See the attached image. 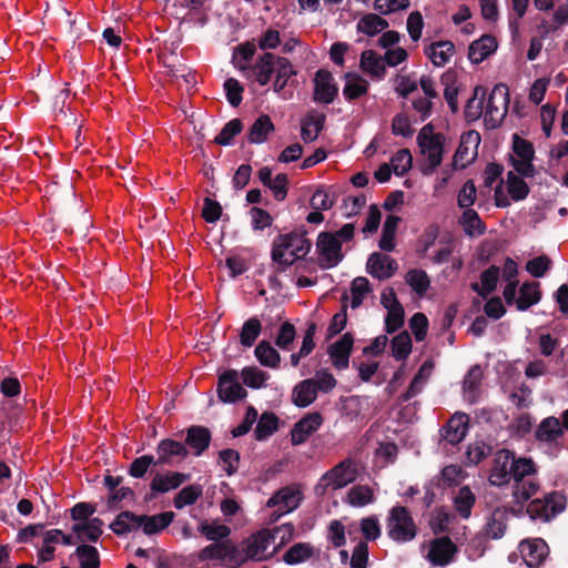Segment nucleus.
Listing matches in <instances>:
<instances>
[{
  "instance_id": "nucleus-1",
  "label": "nucleus",
  "mask_w": 568,
  "mask_h": 568,
  "mask_svg": "<svg viewBox=\"0 0 568 568\" xmlns=\"http://www.w3.org/2000/svg\"><path fill=\"white\" fill-rule=\"evenodd\" d=\"M307 231H292L277 235L272 243V261L277 265V272H284L293 263L308 254L312 242L306 237Z\"/></svg>"
},
{
  "instance_id": "nucleus-2",
  "label": "nucleus",
  "mask_w": 568,
  "mask_h": 568,
  "mask_svg": "<svg viewBox=\"0 0 568 568\" xmlns=\"http://www.w3.org/2000/svg\"><path fill=\"white\" fill-rule=\"evenodd\" d=\"M386 528L388 537L398 544L410 541L417 535L415 521L404 506H395L389 510Z\"/></svg>"
},
{
  "instance_id": "nucleus-3",
  "label": "nucleus",
  "mask_w": 568,
  "mask_h": 568,
  "mask_svg": "<svg viewBox=\"0 0 568 568\" xmlns=\"http://www.w3.org/2000/svg\"><path fill=\"white\" fill-rule=\"evenodd\" d=\"M356 469L349 459L338 463L327 470L316 484L314 491L317 496H324L327 488L341 489L356 479Z\"/></svg>"
},
{
  "instance_id": "nucleus-4",
  "label": "nucleus",
  "mask_w": 568,
  "mask_h": 568,
  "mask_svg": "<svg viewBox=\"0 0 568 568\" xmlns=\"http://www.w3.org/2000/svg\"><path fill=\"white\" fill-rule=\"evenodd\" d=\"M509 89L505 83H497L486 103L485 124L487 128L496 129L501 125L509 106Z\"/></svg>"
},
{
  "instance_id": "nucleus-5",
  "label": "nucleus",
  "mask_w": 568,
  "mask_h": 568,
  "mask_svg": "<svg viewBox=\"0 0 568 568\" xmlns=\"http://www.w3.org/2000/svg\"><path fill=\"white\" fill-rule=\"evenodd\" d=\"M316 251L320 255L317 264L321 270L333 268L344 258L342 242L331 232H321L318 234Z\"/></svg>"
},
{
  "instance_id": "nucleus-6",
  "label": "nucleus",
  "mask_w": 568,
  "mask_h": 568,
  "mask_svg": "<svg viewBox=\"0 0 568 568\" xmlns=\"http://www.w3.org/2000/svg\"><path fill=\"white\" fill-rule=\"evenodd\" d=\"M566 497L558 491H552L544 499H534L527 507L529 517L534 520L549 521L565 509Z\"/></svg>"
},
{
  "instance_id": "nucleus-7",
  "label": "nucleus",
  "mask_w": 568,
  "mask_h": 568,
  "mask_svg": "<svg viewBox=\"0 0 568 568\" xmlns=\"http://www.w3.org/2000/svg\"><path fill=\"white\" fill-rule=\"evenodd\" d=\"M200 561L209 560H227L230 564L235 566L243 565L242 554L239 547L231 540L212 542L201 549L197 554Z\"/></svg>"
},
{
  "instance_id": "nucleus-8",
  "label": "nucleus",
  "mask_w": 568,
  "mask_h": 568,
  "mask_svg": "<svg viewBox=\"0 0 568 568\" xmlns=\"http://www.w3.org/2000/svg\"><path fill=\"white\" fill-rule=\"evenodd\" d=\"M217 397L222 403L233 404L247 396L246 389L240 383V374L236 369H226L219 376Z\"/></svg>"
},
{
  "instance_id": "nucleus-9",
  "label": "nucleus",
  "mask_w": 568,
  "mask_h": 568,
  "mask_svg": "<svg viewBox=\"0 0 568 568\" xmlns=\"http://www.w3.org/2000/svg\"><path fill=\"white\" fill-rule=\"evenodd\" d=\"M273 539L274 536L266 529H262L245 538L241 544L242 549L240 550L242 554L243 564L247 560H265L266 556L264 552Z\"/></svg>"
},
{
  "instance_id": "nucleus-10",
  "label": "nucleus",
  "mask_w": 568,
  "mask_h": 568,
  "mask_svg": "<svg viewBox=\"0 0 568 568\" xmlns=\"http://www.w3.org/2000/svg\"><path fill=\"white\" fill-rule=\"evenodd\" d=\"M444 141L445 135L437 133L436 136H432L429 140L422 141V144H418L422 154L427 159V164L420 168L424 175H432L440 165L443 161Z\"/></svg>"
},
{
  "instance_id": "nucleus-11",
  "label": "nucleus",
  "mask_w": 568,
  "mask_h": 568,
  "mask_svg": "<svg viewBox=\"0 0 568 568\" xmlns=\"http://www.w3.org/2000/svg\"><path fill=\"white\" fill-rule=\"evenodd\" d=\"M337 94L338 87L334 81L333 74L326 69L317 70L314 78V101L329 104Z\"/></svg>"
},
{
  "instance_id": "nucleus-12",
  "label": "nucleus",
  "mask_w": 568,
  "mask_h": 568,
  "mask_svg": "<svg viewBox=\"0 0 568 568\" xmlns=\"http://www.w3.org/2000/svg\"><path fill=\"white\" fill-rule=\"evenodd\" d=\"M324 418L321 413L313 412L303 416L291 430V443L294 446L304 444L322 426Z\"/></svg>"
},
{
  "instance_id": "nucleus-13",
  "label": "nucleus",
  "mask_w": 568,
  "mask_h": 568,
  "mask_svg": "<svg viewBox=\"0 0 568 568\" xmlns=\"http://www.w3.org/2000/svg\"><path fill=\"white\" fill-rule=\"evenodd\" d=\"M513 452L508 449H499L493 460V467L489 473V483L494 486H504L511 479Z\"/></svg>"
},
{
  "instance_id": "nucleus-14",
  "label": "nucleus",
  "mask_w": 568,
  "mask_h": 568,
  "mask_svg": "<svg viewBox=\"0 0 568 568\" xmlns=\"http://www.w3.org/2000/svg\"><path fill=\"white\" fill-rule=\"evenodd\" d=\"M189 474L179 471H169L166 474H156L150 483L151 493L146 495L145 500L150 501L155 498L158 494H164L172 489L179 488L182 484L187 481Z\"/></svg>"
},
{
  "instance_id": "nucleus-15",
  "label": "nucleus",
  "mask_w": 568,
  "mask_h": 568,
  "mask_svg": "<svg viewBox=\"0 0 568 568\" xmlns=\"http://www.w3.org/2000/svg\"><path fill=\"white\" fill-rule=\"evenodd\" d=\"M519 551L529 568H539L549 554V547L542 538L526 539L519 544Z\"/></svg>"
},
{
  "instance_id": "nucleus-16",
  "label": "nucleus",
  "mask_w": 568,
  "mask_h": 568,
  "mask_svg": "<svg viewBox=\"0 0 568 568\" xmlns=\"http://www.w3.org/2000/svg\"><path fill=\"white\" fill-rule=\"evenodd\" d=\"M280 57L271 52L260 55L252 67H241L243 71H247V77L253 75L260 85L264 87L270 81L275 71L277 59Z\"/></svg>"
},
{
  "instance_id": "nucleus-17",
  "label": "nucleus",
  "mask_w": 568,
  "mask_h": 568,
  "mask_svg": "<svg viewBox=\"0 0 568 568\" xmlns=\"http://www.w3.org/2000/svg\"><path fill=\"white\" fill-rule=\"evenodd\" d=\"M366 268L373 277L387 280L395 274L398 268V264L392 256L374 252L367 260Z\"/></svg>"
},
{
  "instance_id": "nucleus-18",
  "label": "nucleus",
  "mask_w": 568,
  "mask_h": 568,
  "mask_svg": "<svg viewBox=\"0 0 568 568\" xmlns=\"http://www.w3.org/2000/svg\"><path fill=\"white\" fill-rule=\"evenodd\" d=\"M456 552L457 546L446 536L432 541L427 558L434 566L444 567L453 560Z\"/></svg>"
},
{
  "instance_id": "nucleus-19",
  "label": "nucleus",
  "mask_w": 568,
  "mask_h": 568,
  "mask_svg": "<svg viewBox=\"0 0 568 568\" xmlns=\"http://www.w3.org/2000/svg\"><path fill=\"white\" fill-rule=\"evenodd\" d=\"M353 345L354 336L349 332L345 333L338 341L329 345L327 353L336 369L343 371L348 367Z\"/></svg>"
},
{
  "instance_id": "nucleus-20",
  "label": "nucleus",
  "mask_w": 568,
  "mask_h": 568,
  "mask_svg": "<svg viewBox=\"0 0 568 568\" xmlns=\"http://www.w3.org/2000/svg\"><path fill=\"white\" fill-rule=\"evenodd\" d=\"M468 423L469 418L467 414H454L440 430L442 438L452 445L459 444L467 434Z\"/></svg>"
},
{
  "instance_id": "nucleus-21",
  "label": "nucleus",
  "mask_w": 568,
  "mask_h": 568,
  "mask_svg": "<svg viewBox=\"0 0 568 568\" xmlns=\"http://www.w3.org/2000/svg\"><path fill=\"white\" fill-rule=\"evenodd\" d=\"M212 439L207 427L193 425L186 429L185 447L192 450L196 457L201 456L210 446Z\"/></svg>"
},
{
  "instance_id": "nucleus-22",
  "label": "nucleus",
  "mask_w": 568,
  "mask_h": 568,
  "mask_svg": "<svg viewBox=\"0 0 568 568\" xmlns=\"http://www.w3.org/2000/svg\"><path fill=\"white\" fill-rule=\"evenodd\" d=\"M300 491L292 487H284L276 491L266 503L270 508L277 507L280 515L296 509L301 501Z\"/></svg>"
},
{
  "instance_id": "nucleus-23",
  "label": "nucleus",
  "mask_w": 568,
  "mask_h": 568,
  "mask_svg": "<svg viewBox=\"0 0 568 568\" xmlns=\"http://www.w3.org/2000/svg\"><path fill=\"white\" fill-rule=\"evenodd\" d=\"M386 62L384 57L377 54L374 50H364L359 59L361 70L373 79L382 80L386 74Z\"/></svg>"
},
{
  "instance_id": "nucleus-24",
  "label": "nucleus",
  "mask_w": 568,
  "mask_h": 568,
  "mask_svg": "<svg viewBox=\"0 0 568 568\" xmlns=\"http://www.w3.org/2000/svg\"><path fill=\"white\" fill-rule=\"evenodd\" d=\"M496 38L490 34H484L480 39L473 41L468 47V59L474 64L481 63L497 50Z\"/></svg>"
},
{
  "instance_id": "nucleus-25",
  "label": "nucleus",
  "mask_w": 568,
  "mask_h": 568,
  "mask_svg": "<svg viewBox=\"0 0 568 568\" xmlns=\"http://www.w3.org/2000/svg\"><path fill=\"white\" fill-rule=\"evenodd\" d=\"M175 514L173 511H164L161 514L148 516L139 515V528H142L145 535H155L170 526L173 521Z\"/></svg>"
},
{
  "instance_id": "nucleus-26",
  "label": "nucleus",
  "mask_w": 568,
  "mask_h": 568,
  "mask_svg": "<svg viewBox=\"0 0 568 568\" xmlns=\"http://www.w3.org/2000/svg\"><path fill=\"white\" fill-rule=\"evenodd\" d=\"M275 80L273 83V90L276 93L282 92L286 85L295 87L297 81L292 79L297 75V71L287 58L280 57L275 68Z\"/></svg>"
},
{
  "instance_id": "nucleus-27",
  "label": "nucleus",
  "mask_w": 568,
  "mask_h": 568,
  "mask_svg": "<svg viewBox=\"0 0 568 568\" xmlns=\"http://www.w3.org/2000/svg\"><path fill=\"white\" fill-rule=\"evenodd\" d=\"M326 116L316 111L308 112L301 122V138L305 143L315 141L324 129Z\"/></svg>"
},
{
  "instance_id": "nucleus-28",
  "label": "nucleus",
  "mask_w": 568,
  "mask_h": 568,
  "mask_svg": "<svg viewBox=\"0 0 568 568\" xmlns=\"http://www.w3.org/2000/svg\"><path fill=\"white\" fill-rule=\"evenodd\" d=\"M156 453V464L166 465L171 463L173 457L185 458L189 455V449L181 442L165 438L158 444Z\"/></svg>"
},
{
  "instance_id": "nucleus-29",
  "label": "nucleus",
  "mask_w": 568,
  "mask_h": 568,
  "mask_svg": "<svg viewBox=\"0 0 568 568\" xmlns=\"http://www.w3.org/2000/svg\"><path fill=\"white\" fill-rule=\"evenodd\" d=\"M541 300L540 283L536 281H527L519 287V296L517 297V310L525 312L531 306L538 304Z\"/></svg>"
},
{
  "instance_id": "nucleus-30",
  "label": "nucleus",
  "mask_w": 568,
  "mask_h": 568,
  "mask_svg": "<svg viewBox=\"0 0 568 568\" xmlns=\"http://www.w3.org/2000/svg\"><path fill=\"white\" fill-rule=\"evenodd\" d=\"M500 268L490 265L480 274V284L474 282L470 284L471 291L476 292L483 298H487L496 288L499 281Z\"/></svg>"
},
{
  "instance_id": "nucleus-31",
  "label": "nucleus",
  "mask_w": 568,
  "mask_h": 568,
  "mask_svg": "<svg viewBox=\"0 0 568 568\" xmlns=\"http://www.w3.org/2000/svg\"><path fill=\"white\" fill-rule=\"evenodd\" d=\"M345 85L343 88V95L347 101H354L368 91L369 83L355 72H346L344 74Z\"/></svg>"
},
{
  "instance_id": "nucleus-32",
  "label": "nucleus",
  "mask_w": 568,
  "mask_h": 568,
  "mask_svg": "<svg viewBox=\"0 0 568 568\" xmlns=\"http://www.w3.org/2000/svg\"><path fill=\"white\" fill-rule=\"evenodd\" d=\"M454 52L455 45L448 40L433 42L425 49V54L432 60L435 67H444L448 63Z\"/></svg>"
},
{
  "instance_id": "nucleus-33",
  "label": "nucleus",
  "mask_w": 568,
  "mask_h": 568,
  "mask_svg": "<svg viewBox=\"0 0 568 568\" xmlns=\"http://www.w3.org/2000/svg\"><path fill=\"white\" fill-rule=\"evenodd\" d=\"M275 126L267 114L260 115L247 132V141L252 144H262L267 140V135L274 132Z\"/></svg>"
},
{
  "instance_id": "nucleus-34",
  "label": "nucleus",
  "mask_w": 568,
  "mask_h": 568,
  "mask_svg": "<svg viewBox=\"0 0 568 568\" xmlns=\"http://www.w3.org/2000/svg\"><path fill=\"white\" fill-rule=\"evenodd\" d=\"M102 526V519L94 517L85 523L74 524L72 526V531L77 534V539L79 541L89 540L91 542H97L103 532Z\"/></svg>"
},
{
  "instance_id": "nucleus-35",
  "label": "nucleus",
  "mask_w": 568,
  "mask_h": 568,
  "mask_svg": "<svg viewBox=\"0 0 568 568\" xmlns=\"http://www.w3.org/2000/svg\"><path fill=\"white\" fill-rule=\"evenodd\" d=\"M562 426L559 418L549 416L538 425L535 437L539 442L551 443L562 435Z\"/></svg>"
},
{
  "instance_id": "nucleus-36",
  "label": "nucleus",
  "mask_w": 568,
  "mask_h": 568,
  "mask_svg": "<svg viewBox=\"0 0 568 568\" xmlns=\"http://www.w3.org/2000/svg\"><path fill=\"white\" fill-rule=\"evenodd\" d=\"M388 21L376 13L364 14L356 24L357 32L375 37L388 28Z\"/></svg>"
},
{
  "instance_id": "nucleus-37",
  "label": "nucleus",
  "mask_w": 568,
  "mask_h": 568,
  "mask_svg": "<svg viewBox=\"0 0 568 568\" xmlns=\"http://www.w3.org/2000/svg\"><path fill=\"white\" fill-rule=\"evenodd\" d=\"M139 515L124 510L121 511L110 524V529L118 536H125L131 531L138 530Z\"/></svg>"
},
{
  "instance_id": "nucleus-38",
  "label": "nucleus",
  "mask_w": 568,
  "mask_h": 568,
  "mask_svg": "<svg viewBox=\"0 0 568 568\" xmlns=\"http://www.w3.org/2000/svg\"><path fill=\"white\" fill-rule=\"evenodd\" d=\"M280 418L273 412H264L260 416L254 436L256 440L263 442L271 437L278 429Z\"/></svg>"
},
{
  "instance_id": "nucleus-39",
  "label": "nucleus",
  "mask_w": 568,
  "mask_h": 568,
  "mask_svg": "<svg viewBox=\"0 0 568 568\" xmlns=\"http://www.w3.org/2000/svg\"><path fill=\"white\" fill-rule=\"evenodd\" d=\"M317 389L312 379L300 382L293 389V403L297 407H307L317 397Z\"/></svg>"
},
{
  "instance_id": "nucleus-40",
  "label": "nucleus",
  "mask_w": 568,
  "mask_h": 568,
  "mask_svg": "<svg viewBox=\"0 0 568 568\" xmlns=\"http://www.w3.org/2000/svg\"><path fill=\"white\" fill-rule=\"evenodd\" d=\"M197 531L212 542L224 541L229 539L232 530L229 526L223 524L209 523L203 520L197 526Z\"/></svg>"
},
{
  "instance_id": "nucleus-41",
  "label": "nucleus",
  "mask_w": 568,
  "mask_h": 568,
  "mask_svg": "<svg viewBox=\"0 0 568 568\" xmlns=\"http://www.w3.org/2000/svg\"><path fill=\"white\" fill-rule=\"evenodd\" d=\"M486 95V89L481 85H476L474 94L468 99L464 114L468 122L477 121L483 115L484 99Z\"/></svg>"
},
{
  "instance_id": "nucleus-42",
  "label": "nucleus",
  "mask_w": 568,
  "mask_h": 568,
  "mask_svg": "<svg viewBox=\"0 0 568 568\" xmlns=\"http://www.w3.org/2000/svg\"><path fill=\"white\" fill-rule=\"evenodd\" d=\"M400 222V217L397 215H388L384 222L382 236L378 242L381 250L385 252H392L395 248V235Z\"/></svg>"
},
{
  "instance_id": "nucleus-43",
  "label": "nucleus",
  "mask_w": 568,
  "mask_h": 568,
  "mask_svg": "<svg viewBox=\"0 0 568 568\" xmlns=\"http://www.w3.org/2000/svg\"><path fill=\"white\" fill-rule=\"evenodd\" d=\"M254 354L262 366L271 368L280 366L281 355L268 341H261L255 347Z\"/></svg>"
},
{
  "instance_id": "nucleus-44",
  "label": "nucleus",
  "mask_w": 568,
  "mask_h": 568,
  "mask_svg": "<svg viewBox=\"0 0 568 568\" xmlns=\"http://www.w3.org/2000/svg\"><path fill=\"white\" fill-rule=\"evenodd\" d=\"M476 503V497L468 486L459 488L454 497V506L459 516L467 519L471 515V509Z\"/></svg>"
},
{
  "instance_id": "nucleus-45",
  "label": "nucleus",
  "mask_w": 568,
  "mask_h": 568,
  "mask_svg": "<svg viewBox=\"0 0 568 568\" xmlns=\"http://www.w3.org/2000/svg\"><path fill=\"white\" fill-rule=\"evenodd\" d=\"M261 321L256 316L250 317L242 325L240 332V343L244 347H252L255 344L257 337L261 335Z\"/></svg>"
},
{
  "instance_id": "nucleus-46",
  "label": "nucleus",
  "mask_w": 568,
  "mask_h": 568,
  "mask_svg": "<svg viewBox=\"0 0 568 568\" xmlns=\"http://www.w3.org/2000/svg\"><path fill=\"white\" fill-rule=\"evenodd\" d=\"M460 223L465 233L469 236L483 235L486 232L485 223L481 221L479 214L473 209L464 211Z\"/></svg>"
},
{
  "instance_id": "nucleus-47",
  "label": "nucleus",
  "mask_w": 568,
  "mask_h": 568,
  "mask_svg": "<svg viewBox=\"0 0 568 568\" xmlns=\"http://www.w3.org/2000/svg\"><path fill=\"white\" fill-rule=\"evenodd\" d=\"M392 356L396 361H405L412 352V338L407 331H403L392 338Z\"/></svg>"
},
{
  "instance_id": "nucleus-48",
  "label": "nucleus",
  "mask_w": 568,
  "mask_h": 568,
  "mask_svg": "<svg viewBox=\"0 0 568 568\" xmlns=\"http://www.w3.org/2000/svg\"><path fill=\"white\" fill-rule=\"evenodd\" d=\"M74 555L79 558L80 568H100V554L94 546L79 545Z\"/></svg>"
},
{
  "instance_id": "nucleus-49",
  "label": "nucleus",
  "mask_w": 568,
  "mask_h": 568,
  "mask_svg": "<svg viewBox=\"0 0 568 568\" xmlns=\"http://www.w3.org/2000/svg\"><path fill=\"white\" fill-rule=\"evenodd\" d=\"M507 190L514 201L525 200L530 191L524 179L514 171L507 173Z\"/></svg>"
},
{
  "instance_id": "nucleus-50",
  "label": "nucleus",
  "mask_w": 568,
  "mask_h": 568,
  "mask_svg": "<svg viewBox=\"0 0 568 568\" xmlns=\"http://www.w3.org/2000/svg\"><path fill=\"white\" fill-rule=\"evenodd\" d=\"M203 489L201 485H189L183 487L174 497L173 504L176 509L193 505L202 496Z\"/></svg>"
},
{
  "instance_id": "nucleus-51",
  "label": "nucleus",
  "mask_w": 568,
  "mask_h": 568,
  "mask_svg": "<svg viewBox=\"0 0 568 568\" xmlns=\"http://www.w3.org/2000/svg\"><path fill=\"white\" fill-rule=\"evenodd\" d=\"M243 383L250 388H261L264 383L270 378V374L260 369L256 366H246L239 373Z\"/></svg>"
},
{
  "instance_id": "nucleus-52",
  "label": "nucleus",
  "mask_w": 568,
  "mask_h": 568,
  "mask_svg": "<svg viewBox=\"0 0 568 568\" xmlns=\"http://www.w3.org/2000/svg\"><path fill=\"white\" fill-rule=\"evenodd\" d=\"M347 499L354 507H364L374 501V491L367 485H355L348 490Z\"/></svg>"
},
{
  "instance_id": "nucleus-53",
  "label": "nucleus",
  "mask_w": 568,
  "mask_h": 568,
  "mask_svg": "<svg viewBox=\"0 0 568 568\" xmlns=\"http://www.w3.org/2000/svg\"><path fill=\"white\" fill-rule=\"evenodd\" d=\"M313 556V547L306 542L294 544L284 554L283 560L287 565H296L303 562Z\"/></svg>"
},
{
  "instance_id": "nucleus-54",
  "label": "nucleus",
  "mask_w": 568,
  "mask_h": 568,
  "mask_svg": "<svg viewBox=\"0 0 568 568\" xmlns=\"http://www.w3.org/2000/svg\"><path fill=\"white\" fill-rule=\"evenodd\" d=\"M509 469L511 470V479L515 481H523L526 476L536 473L535 463L531 458H516L515 454H513V463Z\"/></svg>"
},
{
  "instance_id": "nucleus-55",
  "label": "nucleus",
  "mask_w": 568,
  "mask_h": 568,
  "mask_svg": "<svg viewBox=\"0 0 568 568\" xmlns=\"http://www.w3.org/2000/svg\"><path fill=\"white\" fill-rule=\"evenodd\" d=\"M243 130V122L241 119L235 118L229 121L214 138V143L219 145H230L235 135L240 134Z\"/></svg>"
},
{
  "instance_id": "nucleus-56",
  "label": "nucleus",
  "mask_w": 568,
  "mask_h": 568,
  "mask_svg": "<svg viewBox=\"0 0 568 568\" xmlns=\"http://www.w3.org/2000/svg\"><path fill=\"white\" fill-rule=\"evenodd\" d=\"M372 291L369 281L364 276L355 277L351 284L352 308H358L365 298V295Z\"/></svg>"
},
{
  "instance_id": "nucleus-57",
  "label": "nucleus",
  "mask_w": 568,
  "mask_h": 568,
  "mask_svg": "<svg viewBox=\"0 0 568 568\" xmlns=\"http://www.w3.org/2000/svg\"><path fill=\"white\" fill-rule=\"evenodd\" d=\"M395 307L387 310L388 313L385 317V331L387 334H393L404 325L405 312L404 307L397 298H394Z\"/></svg>"
},
{
  "instance_id": "nucleus-58",
  "label": "nucleus",
  "mask_w": 568,
  "mask_h": 568,
  "mask_svg": "<svg viewBox=\"0 0 568 568\" xmlns=\"http://www.w3.org/2000/svg\"><path fill=\"white\" fill-rule=\"evenodd\" d=\"M393 172L398 176H404L413 165V156L408 149H400L390 159Z\"/></svg>"
},
{
  "instance_id": "nucleus-59",
  "label": "nucleus",
  "mask_w": 568,
  "mask_h": 568,
  "mask_svg": "<svg viewBox=\"0 0 568 568\" xmlns=\"http://www.w3.org/2000/svg\"><path fill=\"white\" fill-rule=\"evenodd\" d=\"M406 282L418 295H424L430 285L427 273L416 268L407 272Z\"/></svg>"
},
{
  "instance_id": "nucleus-60",
  "label": "nucleus",
  "mask_w": 568,
  "mask_h": 568,
  "mask_svg": "<svg viewBox=\"0 0 568 568\" xmlns=\"http://www.w3.org/2000/svg\"><path fill=\"white\" fill-rule=\"evenodd\" d=\"M504 514L497 508L485 525V532L491 539H499L506 530Z\"/></svg>"
},
{
  "instance_id": "nucleus-61",
  "label": "nucleus",
  "mask_w": 568,
  "mask_h": 568,
  "mask_svg": "<svg viewBox=\"0 0 568 568\" xmlns=\"http://www.w3.org/2000/svg\"><path fill=\"white\" fill-rule=\"evenodd\" d=\"M538 489V486L532 480H523V481H515V485L513 487V497L514 500L523 505L526 503L532 495L536 494Z\"/></svg>"
},
{
  "instance_id": "nucleus-62",
  "label": "nucleus",
  "mask_w": 568,
  "mask_h": 568,
  "mask_svg": "<svg viewBox=\"0 0 568 568\" xmlns=\"http://www.w3.org/2000/svg\"><path fill=\"white\" fill-rule=\"evenodd\" d=\"M493 452V447L484 440H476L471 443L466 452L467 459L473 465H478L481 460L488 457Z\"/></svg>"
},
{
  "instance_id": "nucleus-63",
  "label": "nucleus",
  "mask_w": 568,
  "mask_h": 568,
  "mask_svg": "<svg viewBox=\"0 0 568 568\" xmlns=\"http://www.w3.org/2000/svg\"><path fill=\"white\" fill-rule=\"evenodd\" d=\"M226 100L233 106L236 108L243 100V85L234 78H229L223 84Z\"/></svg>"
},
{
  "instance_id": "nucleus-64",
  "label": "nucleus",
  "mask_w": 568,
  "mask_h": 568,
  "mask_svg": "<svg viewBox=\"0 0 568 568\" xmlns=\"http://www.w3.org/2000/svg\"><path fill=\"white\" fill-rule=\"evenodd\" d=\"M361 532L367 541H374L381 537L382 530L376 516L364 517L359 521Z\"/></svg>"
}]
</instances>
